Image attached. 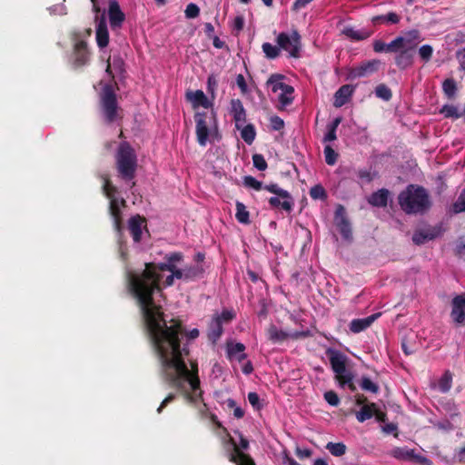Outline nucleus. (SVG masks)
I'll list each match as a JSON object with an SVG mask.
<instances>
[{"mask_svg": "<svg viewBox=\"0 0 465 465\" xmlns=\"http://www.w3.org/2000/svg\"><path fill=\"white\" fill-rule=\"evenodd\" d=\"M243 184L246 187L252 188V189H254L256 191H259V190L262 189V183L259 182L258 180H256L252 176H245L243 178Z\"/></svg>", "mask_w": 465, "mask_h": 465, "instance_id": "46", "label": "nucleus"}, {"mask_svg": "<svg viewBox=\"0 0 465 465\" xmlns=\"http://www.w3.org/2000/svg\"><path fill=\"white\" fill-rule=\"evenodd\" d=\"M222 322L219 316H213L209 326V339L215 342L223 333Z\"/></svg>", "mask_w": 465, "mask_h": 465, "instance_id": "28", "label": "nucleus"}, {"mask_svg": "<svg viewBox=\"0 0 465 465\" xmlns=\"http://www.w3.org/2000/svg\"><path fill=\"white\" fill-rule=\"evenodd\" d=\"M371 22L373 25L378 24H398L400 22V16L393 12L388 13L383 15H377L372 17Z\"/></svg>", "mask_w": 465, "mask_h": 465, "instance_id": "33", "label": "nucleus"}, {"mask_svg": "<svg viewBox=\"0 0 465 465\" xmlns=\"http://www.w3.org/2000/svg\"><path fill=\"white\" fill-rule=\"evenodd\" d=\"M380 64L381 61L377 59L362 62L361 64L351 69L350 75L352 78L368 76L378 71Z\"/></svg>", "mask_w": 465, "mask_h": 465, "instance_id": "11", "label": "nucleus"}, {"mask_svg": "<svg viewBox=\"0 0 465 465\" xmlns=\"http://www.w3.org/2000/svg\"><path fill=\"white\" fill-rule=\"evenodd\" d=\"M389 195L390 192L387 189H380L368 198V202L372 206L385 207L388 203Z\"/></svg>", "mask_w": 465, "mask_h": 465, "instance_id": "27", "label": "nucleus"}, {"mask_svg": "<svg viewBox=\"0 0 465 465\" xmlns=\"http://www.w3.org/2000/svg\"><path fill=\"white\" fill-rule=\"evenodd\" d=\"M457 58L462 69H465V49L457 52Z\"/></svg>", "mask_w": 465, "mask_h": 465, "instance_id": "63", "label": "nucleus"}, {"mask_svg": "<svg viewBox=\"0 0 465 465\" xmlns=\"http://www.w3.org/2000/svg\"><path fill=\"white\" fill-rule=\"evenodd\" d=\"M451 317L457 323H462L465 321V293L456 296L452 300Z\"/></svg>", "mask_w": 465, "mask_h": 465, "instance_id": "13", "label": "nucleus"}, {"mask_svg": "<svg viewBox=\"0 0 465 465\" xmlns=\"http://www.w3.org/2000/svg\"><path fill=\"white\" fill-rule=\"evenodd\" d=\"M391 454L394 458L399 460H416L422 463L428 462L426 458L416 455L413 450L408 448H395L391 450Z\"/></svg>", "mask_w": 465, "mask_h": 465, "instance_id": "23", "label": "nucleus"}, {"mask_svg": "<svg viewBox=\"0 0 465 465\" xmlns=\"http://www.w3.org/2000/svg\"><path fill=\"white\" fill-rule=\"evenodd\" d=\"M442 89L444 94L450 98L456 94V83L452 79H446L442 84Z\"/></svg>", "mask_w": 465, "mask_h": 465, "instance_id": "43", "label": "nucleus"}, {"mask_svg": "<svg viewBox=\"0 0 465 465\" xmlns=\"http://www.w3.org/2000/svg\"><path fill=\"white\" fill-rule=\"evenodd\" d=\"M372 31L362 28V29H355L353 27H345L342 30V34L348 38L354 41H362L368 39L371 35Z\"/></svg>", "mask_w": 465, "mask_h": 465, "instance_id": "26", "label": "nucleus"}, {"mask_svg": "<svg viewBox=\"0 0 465 465\" xmlns=\"http://www.w3.org/2000/svg\"><path fill=\"white\" fill-rule=\"evenodd\" d=\"M336 131L327 126V133L323 137L324 143H330L336 140Z\"/></svg>", "mask_w": 465, "mask_h": 465, "instance_id": "58", "label": "nucleus"}, {"mask_svg": "<svg viewBox=\"0 0 465 465\" xmlns=\"http://www.w3.org/2000/svg\"><path fill=\"white\" fill-rule=\"evenodd\" d=\"M74 54H75V64L77 65L84 64L88 58V54L86 51V44L84 41L81 40L75 43L74 45Z\"/></svg>", "mask_w": 465, "mask_h": 465, "instance_id": "29", "label": "nucleus"}, {"mask_svg": "<svg viewBox=\"0 0 465 465\" xmlns=\"http://www.w3.org/2000/svg\"><path fill=\"white\" fill-rule=\"evenodd\" d=\"M248 401L255 410L259 411L262 408V405L260 402V397L256 392H249Z\"/></svg>", "mask_w": 465, "mask_h": 465, "instance_id": "53", "label": "nucleus"}, {"mask_svg": "<svg viewBox=\"0 0 465 465\" xmlns=\"http://www.w3.org/2000/svg\"><path fill=\"white\" fill-rule=\"evenodd\" d=\"M104 181L103 190L110 200V213L114 220V228L120 233L122 230L120 206L124 205L125 201L114 196L115 188L111 185L107 178H104Z\"/></svg>", "mask_w": 465, "mask_h": 465, "instance_id": "7", "label": "nucleus"}, {"mask_svg": "<svg viewBox=\"0 0 465 465\" xmlns=\"http://www.w3.org/2000/svg\"><path fill=\"white\" fill-rule=\"evenodd\" d=\"M245 346L241 342L229 341L226 345L227 356L230 361H237L239 362L246 359L244 353Z\"/></svg>", "mask_w": 465, "mask_h": 465, "instance_id": "15", "label": "nucleus"}, {"mask_svg": "<svg viewBox=\"0 0 465 465\" xmlns=\"http://www.w3.org/2000/svg\"><path fill=\"white\" fill-rule=\"evenodd\" d=\"M420 43L417 32H409L403 36L396 37L393 40L394 52L406 51L415 53V49Z\"/></svg>", "mask_w": 465, "mask_h": 465, "instance_id": "10", "label": "nucleus"}, {"mask_svg": "<svg viewBox=\"0 0 465 465\" xmlns=\"http://www.w3.org/2000/svg\"><path fill=\"white\" fill-rule=\"evenodd\" d=\"M143 228H145V220L143 218L139 215L130 218L128 222V229L132 234L134 242H140Z\"/></svg>", "mask_w": 465, "mask_h": 465, "instance_id": "17", "label": "nucleus"}, {"mask_svg": "<svg viewBox=\"0 0 465 465\" xmlns=\"http://www.w3.org/2000/svg\"><path fill=\"white\" fill-rule=\"evenodd\" d=\"M375 94L384 101H389L391 98V91L385 84H379L375 89Z\"/></svg>", "mask_w": 465, "mask_h": 465, "instance_id": "44", "label": "nucleus"}, {"mask_svg": "<svg viewBox=\"0 0 465 465\" xmlns=\"http://www.w3.org/2000/svg\"><path fill=\"white\" fill-rule=\"evenodd\" d=\"M451 382H452V376L450 372L446 371L439 380L436 387L441 392H447L451 388Z\"/></svg>", "mask_w": 465, "mask_h": 465, "instance_id": "36", "label": "nucleus"}, {"mask_svg": "<svg viewBox=\"0 0 465 465\" xmlns=\"http://www.w3.org/2000/svg\"><path fill=\"white\" fill-rule=\"evenodd\" d=\"M215 316H219L221 322H223V321L228 322L232 320L234 317V313L232 311L225 310L221 314H216Z\"/></svg>", "mask_w": 465, "mask_h": 465, "instance_id": "59", "label": "nucleus"}, {"mask_svg": "<svg viewBox=\"0 0 465 465\" xmlns=\"http://www.w3.org/2000/svg\"><path fill=\"white\" fill-rule=\"evenodd\" d=\"M395 57V63L400 68H407L411 65L414 53L406 51H398Z\"/></svg>", "mask_w": 465, "mask_h": 465, "instance_id": "30", "label": "nucleus"}, {"mask_svg": "<svg viewBox=\"0 0 465 465\" xmlns=\"http://www.w3.org/2000/svg\"><path fill=\"white\" fill-rule=\"evenodd\" d=\"M187 18H195L199 15L200 9L195 4H189L184 11Z\"/></svg>", "mask_w": 465, "mask_h": 465, "instance_id": "51", "label": "nucleus"}, {"mask_svg": "<svg viewBox=\"0 0 465 465\" xmlns=\"http://www.w3.org/2000/svg\"><path fill=\"white\" fill-rule=\"evenodd\" d=\"M361 387L364 391H368L373 393H376L379 390L377 384H375L370 378L363 377L361 379Z\"/></svg>", "mask_w": 465, "mask_h": 465, "instance_id": "45", "label": "nucleus"}, {"mask_svg": "<svg viewBox=\"0 0 465 465\" xmlns=\"http://www.w3.org/2000/svg\"><path fill=\"white\" fill-rule=\"evenodd\" d=\"M323 153L326 163L329 165H334L337 162L338 153L332 149L331 145H326L324 147Z\"/></svg>", "mask_w": 465, "mask_h": 465, "instance_id": "42", "label": "nucleus"}, {"mask_svg": "<svg viewBox=\"0 0 465 465\" xmlns=\"http://www.w3.org/2000/svg\"><path fill=\"white\" fill-rule=\"evenodd\" d=\"M268 336L273 342H279L285 341L289 338H297L299 334L297 332H288L283 330L278 329L276 326L272 325L268 329Z\"/></svg>", "mask_w": 465, "mask_h": 465, "instance_id": "24", "label": "nucleus"}, {"mask_svg": "<svg viewBox=\"0 0 465 465\" xmlns=\"http://www.w3.org/2000/svg\"><path fill=\"white\" fill-rule=\"evenodd\" d=\"M186 99L192 104L194 109L202 106L208 111L213 110V103L202 90L188 91L186 93Z\"/></svg>", "mask_w": 465, "mask_h": 465, "instance_id": "12", "label": "nucleus"}, {"mask_svg": "<svg viewBox=\"0 0 465 465\" xmlns=\"http://www.w3.org/2000/svg\"><path fill=\"white\" fill-rule=\"evenodd\" d=\"M241 137L247 144H252L255 139L256 132L255 128L252 124L242 125L241 129Z\"/></svg>", "mask_w": 465, "mask_h": 465, "instance_id": "34", "label": "nucleus"}, {"mask_svg": "<svg viewBox=\"0 0 465 465\" xmlns=\"http://www.w3.org/2000/svg\"><path fill=\"white\" fill-rule=\"evenodd\" d=\"M267 86L282 109L292 103L294 89L283 81L282 75L272 74L267 81Z\"/></svg>", "mask_w": 465, "mask_h": 465, "instance_id": "4", "label": "nucleus"}, {"mask_svg": "<svg viewBox=\"0 0 465 465\" xmlns=\"http://www.w3.org/2000/svg\"><path fill=\"white\" fill-rule=\"evenodd\" d=\"M270 204L275 208H282L285 211H290L292 207V198L288 192H281L280 194L271 197L269 200Z\"/></svg>", "mask_w": 465, "mask_h": 465, "instance_id": "20", "label": "nucleus"}, {"mask_svg": "<svg viewBox=\"0 0 465 465\" xmlns=\"http://www.w3.org/2000/svg\"><path fill=\"white\" fill-rule=\"evenodd\" d=\"M243 25H244V19L242 16L239 15L233 19L232 26L233 30H235L236 32L242 31L243 28Z\"/></svg>", "mask_w": 465, "mask_h": 465, "instance_id": "57", "label": "nucleus"}, {"mask_svg": "<svg viewBox=\"0 0 465 465\" xmlns=\"http://www.w3.org/2000/svg\"><path fill=\"white\" fill-rule=\"evenodd\" d=\"M265 56L269 59H274L279 56L281 48L279 45H273L270 43H264L262 46Z\"/></svg>", "mask_w": 465, "mask_h": 465, "instance_id": "37", "label": "nucleus"}, {"mask_svg": "<svg viewBox=\"0 0 465 465\" xmlns=\"http://www.w3.org/2000/svg\"><path fill=\"white\" fill-rule=\"evenodd\" d=\"M376 411V405L374 403L367 404L362 406V408L356 412V418L360 422H363L369 419H371L374 412Z\"/></svg>", "mask_w": 465, "mask_h": 465, "instance_id": "32", "label": "nucleus"}, {"mask_svg": "<svg viewBox=\"0 0 465 465\" xmlns=\"http://www.w3.org/2000/svg\"><path fill=\"white\" fill-rule=\"evenodd\" d=\"M238 437L239 442L235 439L230 438V441L233 446V452L231 454L230 460L236 465H254L253 460L243 453V450L249 447V441L242 434H239Z\"/></svg>", "mask_w": 465, "mask_h": 465, "instance_id": "9", "label": "nucleus"}, {"mask_svg": "<svg viewBox=\"0 0 465 465\" xmlns=\"http://www.w3.org/2000/svg\"><path fill=\"white\" fill-rule=\"evenodd\" d=\"M113 70H115L119 73H122L124 71V62L123 60L118 57H114L113 63L110 62V59L107 61V66H106V73L110 75L113 74Z\"/></svg>", "mask_w": 465, "mask_h": 465, "instance_id": "40", "label": "nucleus"}, {"mask_svg": "<svg viewBox=\"0 0 465 465\" xmlns=\"http://www.w3.org/2000/svg\"><path fill=\"white\" fill-rule=\"evenodd\" d=\"M324 399L331 406H337L340 402L338 395L332 391H326Z\"/></svg>", "mask_w": 465, "mask_h": 465, "instance_id": "54", "label": "nucleus"}, {"mask_svg": "<svg viewBox=\"0 0 465 465\" xmlns=\"http://www.w3.org/2000/svg\"><path fill=\"white\" fill-rule=\"evenodd\" d=\"M399 204L406 213H422L430 208V201L424 188L411 184L399 194Z\"/></svg>", "mask_w": 465, "mask_h": 465, "instance_id": "2", "label": "nucleus"}, {"mask_svg": "<svg viewBox=\"0 0 465 465\" xmlns=\"http://www.w3.org/2000/svg\"><path fill=\"white\" fill-rule=\"evenodd\" d=\"M252 162L253 165L260 171H264L267 168V163L262 154H254Z\"/></svg>", "mask_w": 465, "mask_h": 465, "instance_id": "50", "label": "nucleus"}, {"mask_svg": "<svg viewBox=\"0 0 465 465\" xmlns=\"http://www.w3.org/2000/svg\"><path fill=\"white\" fill-rule=\"evenodd\" d=\"M326 353L329 357L333 372L347 366L349 359L340 351L328 349Z\"/></svg>", "mask_w": 465, "mask_h": 465, "instance_id": "14", "label": "nucleus"}, {"mask_svg": "<svg viewBox=\"0 0 465 465\" xmlns=\"http://www.w3.org/2000/svg\"><path fill=\"white\" fill-rule=\"evenodd\" d=\"M453 211L456 213L465 211V189L462 191L458 200L454 203Z\"/></svg>", "mask_w": 465, "mask_h": 465, "instance_id": "49", "label": "nucleus"}, {"mask_svg": "<svg viewBox=\"0 0 465 465\" xmlns=\"http://www.w3.org/2000/svg\"><path fill=\"white\" fill-rule=\"evenodd\" d=\"M236 219L239 223L247 224L250 223L249 220V212L247 211L245 205L241 202H236Z\"/></svg>", "mask_w": 465, "mask_h": 465, "instance_id": "35", "label": "nucleus"}, {"mask_svg": "<svg viewBox=\"0 0 465 465\" xmlns=\"http://www.w3.org/2000/svg\"><path fill=\"white\" fill-rule=\"evenodd\" d=\"M326 449L333 456H336V457L342 456L345 453V451H346V446L343 443H341V442H337V443L329 442L326 445Z\"/></svg>", "mask_w": 465, "mask_h": 465, "instance_id": "41", "label": "nucleus"}, {"mask_svg": "<svg viewBox=\"0 0 465 465\" xmlns=\"http://www.w3.org/2000/svg\"><path fill=\"white\" fill-rule=\"evenodd\" d=\"M276 43L281 48L292 57H298L301 51V35L296 30L292 32L280 33L276 37Z\"/></svg>", "mask_w": 465, "mask_h": 465, "instance_id": "8", "label": "nucleus"}, {"mask_svg": "<svg viewBox=\"0 0 465 465\" xmlns=\"http://www.w3.org/2000/svg\"><path fill=\"white\" fill-rule=\"evenodd\" d=\"M182 254L174 252L163 264L146 263L141 272H128V282L132 293L136 298L142 312L154 354L160 365L161 376L171 387L178 390L192 403L202 398L198 368L194 362L191 369L184 362L188 354L181 347L182 325L177 320L167 321L157 296H161V286H170L173 278L190 279L200 275V267L178 269Z\"/></svg>", "mask_w": 465, "mask_h": 465, "instance_id": "1", "label": "nucleus"}, {"mask_svg": "<svg viewBox=\"0 0 465 465\" xmlns=\"http://www.w3.org/2000/svg\"><path fill=\"white\" fill-rule=\"evenodd\" d=\"M236 84L242 92H246L247 84L242 74H238L236 77Z\"/></svg>", "mask_w": 465, "mask_h": 465, "instance_id": "61", "label": "nucleus"}, {"mask_svg": "<svg viewBox=\"0 0 465 465\" xmlns=\"http://www.w3.org/2000/svg\"><path fill=\"white\" fill-rule=\"evenodd\" d=\"M353 94V87L350 84L342 85L334 94L333 104L335 107L344 105Z\"/></svg>", "mask_w": 465, "mask_h": 465, "instance_id": "22", "label": "nucleus"}, {"mask_svg": "<svg viewBox=\"0 0 465 465\" xmlns=\"http://www.w3.org/2000/svg\"><path fill=\"white\" fill-rule=\"evenodd\" d=\"M194 120L197 142L201 146H205L207 143H213L218 139V124L213 110L196 113Z\"/></svg>", "mask_w": 465, "mask_h": 465, "instance_id": "3", "label": "nucleus"}, {"mask_svg": "<svg viewBox=\"0 0 465 465\" xmlns=\"http://www.w3.org/2000/svg\"><path fill=\"white\" fill-rule=\"evenodd\" d=\"M440 112L446 118L458 119L461 115L460 113L459 112V109L457 108V106H455L453 104H446V105L442 106V108L440 109Z\"/></svg>", "mask_w": 465, "mask_h": 465, "instance_id": "39", "label": "nucleus"}, {"mask_svg": "<svg viewBox=\"0 0 465 465\" xmlns=\"http://www.w3.org/2000/svg\"><path fill=\"white\" fill-rule=\"evenodd\" d=\"M338 226L342 236L345 239H349L351 237V228L347 221L345 219H341L338 223Z\"/></svg>", "mask_w": 465, "mask_h": 465, "instance_id": "52", "label": "nucleus"}, {"mask_svg": "<svg viewBox=\"0 0 465 465\" xmlns=\"http://www.w3.org/2000/svg\"><path fill=\"white\" fill-rule=\"evenodd\" d=\"M116 163L119 173L124 179H132L136 168V155L133 148L127 143H121L117 155Z\"/></svg>", "mask_w": 465, "mask_h": 465, "instance_id": "5", "label": "nucleus"}, {"mask_svg": "<svg viewBox=\"0 0 465 465\" xmlns=\"http://www.w3.org/2000/svg\"><path fill=\"white\" fill-rule=\"evenodd\" d=\"M373 50L375 53H393L394 52V45L393 41H391L389 44H386L382 42L381 40H375L373 42Z\"/></svg>", "mask_w": 465, "mask_h": 465, "instance_id": "38", "label": "nucleus"}, {"mask_svg": "<svg viewBox=\"0 0 465 465\" xmlns=\"http://www.w3.org/2000/svg\"><path fill=\"white\" fill-rule=\"evenodd\" d=\"M271 123L272 124L273 129L275 130H280L284 125L283 120L278 116L272 117Z\"/></svg>", "mask_w": 465, "mask_h": 465, "instance_id": "60", "label": "nucleus"}, {"mask_svg": "<svg viewBox=\"0 0 465 465\" xmlns=\"http://www.w3.org/2000/svg\"><path fill=\"white\" fill-rule=\"evenodd\" d=\"M379 314H372L363 319H355L350 323V330L353 333H359L371 325Z\"/></svg>", "mask_w": 465, "mask_h": 465, "instance_id": "25", "label": "nucleus"}, {"mask_svg": "<svg viewBox=\"0 0 465 465\" xmlns=\"http://www.w3.org/2000/svg\"><path fill=\"white\" fill-rule=\"evenodd\" d=\"M109 20L112 27H118L124 20V15L121 11L118 3L114 0L109 3Z\"/></svg>", "mask_w": 465, "mask_h": 465, "instance_id": "19", "label": "nucleus"}, {"mask_svg": "<svg viewBox=\"0 0 465 465\" xmlns=\"http://www.w3.org/2000/svg\"><path fill=\"white\" fill-rule=\"evenodd\" d=\"M438 232L433 230H426V231H419L416 232L412 236V241L416 244H423L426 242L434 239L437 237Z\"/></svg>", "mask_w": 465, "mask_h": 465, "instance_id": "31", "label": "nucleus"}, {"mask_svg": "<svg viewBox=\"0 0 465 465\" xmlns=\"http://www.w3.org/2000/svg\"><path fill=\"white\" fill-rule=\"evenodd\" d=\"M96 41L99 47L107 46L109 43V33L107 30L105 17L103 15L96 25Z\"/></svg>", "mask_w": 465, "mask_h": 465, "instance_id": "18", "label": "nucleus"}, {"mask_svg": "<svg viewBox=\"0 0 465 465\" xmlns=\"http://www.w3.org/2000/svg\"><path fill=\"white\" fill-rule=\"evenodd\" d=\"M313 0H296L293 4V9L299 10L301 8L305 7L308 4L312 2Z\"/></svg>", "mask_w": 465, "mask_h": 465, "instance_id": "62", "label": "nucleus"}, {"mask_svg": "<svg viewBox=\"0 0 465 465\" xmlns=\"http://www.w3.org/2000/svg\"><path fill=\"white\" fill-rule=\"evenodd\" d=\"M433 49L429 45H424L420 47L419 49V54L422 60L425 62L429 61L432 55Z\"/></svg>", "mask_w": 465, "mask_h": 465, "instance_id": "47", "label": "nucleus"}, {"mask_svg": "<svg viewBox=\"0 0 465 465\" xmlns=\"http://www.w3.org/2000/svg\"><path fill=\"white\" fill-rule=\"evenodd\" d=\"M231 105L235 126L237 129H241V126L244 124L246 120L245 110L240 100H232Z\"/></svg>", "mask_w": 465, "mask_h": 465, "instance_id": "21", "label": "nucleus"}, {"mask_svg": "<svg viewBox=\"0 0 465 465\" xmlns=\"http://www.w3.org/2000/svg\"><path fill=\"white\" fill-rule=\"evenodd\" d=\"M385 433H391L397 430V426L394 423H388L382 427Z\"/></svg>", "mask_w": 465, "mask_h": 465, "instance_id": "64", "label": "nucleus"}, {"mask_svg": "<svg viewBox=\"0 0 465 465\" xmlns=\"http://www.w3.org/2000/svg\"><path fill=\"white\" fill-rule=\"evenodd\" d=\"M103 92L100 94L102 112L105 120L114 122L118 116V105L115 94L111 84L100 83Z\"/></svg>", "mask_w": 465, "mask_h": 465, "instance_id": "6", "label": "nucleus"}, {"mask_svg": "<svg viewBox=\"0 0 465 465\" xmlns=\"http://www.w3.org/2000/svg\"><path fill=\"white\" fill-rule=\"evenodd\" d=\"M227 405L230 408H233V415H234V417H236L237 419H241V418L243 417V415H244L243 410L241 407L236 406V403H235V401L233 400L229 399L227 401Z\"/></svg>", "mask_w": 465, "mask_h": 465, "instance_id": "55", "label": "nucleus"}, {"mask_svg": "<svg viewBox=\"0 0 465 465\" xmlns=\"http://www.w3.org/2000/svg\"><path fill=\"white\" fill-rule=\"evenodd\" d=\"M334 373L335 379L341 388L347 386L351 391L356 390V387L353 384L354 375L350 370L347 369V366L334 371Z\"/></svg>", "mask_w": 465, "mask_h": 465, "instance_id": "16", "label": "nucleus"}, {"mask_svg": "<svg viewBox=\"0 0 465 465\" xmlns=\"http://www.w3.org/2000/svg\"><path fill=\"white\" fill-rule=\"evenodd\" d=\"M295 454L299 459H306L310 458L312 454V451L310 449H302L300 447H296L295 449Z\"/></svg>", "mask_w": 465, "mask_h": 465, "instance_id": "56", "label": "nucleus"}, {"mask_svg": "<svg viewBox=\"0 0 465 465\" xmlns=\"http://www.w3.org/2000/svg\"><path fill=\"white\" fill-rule=\"evenodd\" d=\"M310 195L312 199H323L325 198V190L322 185H315L311 188Z\"/></svg>", "mask_w": 465, "mask_h": 465, "instance_id": "48", "label": "nucleus"}]
</instances>
